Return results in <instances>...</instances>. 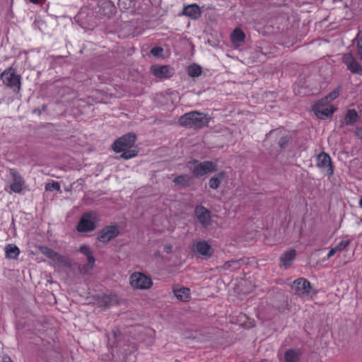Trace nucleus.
Here are the masks:
<instances>
[{"label": "nucleus", "mask_w": 362, "mask_h": 362, "mask_svg": "<svg viewBox=\"0 0 362 362\" xmlns=\"http://www.w3.org/2000/svg\"><path fill=\"white\" fill-rule=\"evenodd\" d=\"M129 283L134 289H148L153 284L150 277L140 272L132 274L129 277Z\"/></svg>", "instance_id": "1a4fd4ad"}, {"label": "nucleus", "mask_w": 362, "mask_h": 362, "mask_svg": "<svg viewBox=\"0 0 362 362\" xmlns=\"http://www.w3.org/2000/svg\"><path fill=\"white\" fill-rule=\"evenodd\" d=\"M340 90V87H337V88L333 90L329 94L323 98V99H327V101L330 103L332 100H335L339 95Z\"/></svg>", "instance_id": "7c9ffc66"}, {"label": "nucleus", "mask_w": 362, "mask_h": 362, "mask_svg": "<svg viewBox=\"0 0 362 362\" xmlns=\"http://www.w3.org/2000/svg\"><path fill=\"white\" fill-rule=\"evenodd\" d=\"M3 360H4V362H13L11 361V359L8 356L4 357Z\"/></svg>", "instance_id": "58836bf2"}, {"label": "nucleus", "mask_w": 362, "mask_h": 362, "mask_svg": "<svg viewBox=\"0 0 362 362\" xmlns=\"http://www.w3.org/2000/svg\"><path fill=\"white\" fill-rule=\"evenodd\" d=\"M296 252L294 249H291L282 254L280 258L281 267L288 269L291 267L292 262L295 259Z\"/></svg>", "instance_id": "f3484780"}, {"label": "nucleus", "mask_w": 362, "mask_h": 362, "mask_svg": "<svg viewBox=\"0 0 362 362\" xmlns=\"http://www.w3.org/2000/svg\"><path fill=\"white\" fill-rule=\"evenodd\" d=\"M163 51V48L159 47H155L151 49V53L152 55H153L155 57H158L162 54Z\"/></svg>", "instance_id": "473e14b6"}, {"label": "nucleus", "mask_w": 362, "mask_h": 362, "mask_svg": "<svg viewBox=\"0 0 362 362\" xmlns=\"http://www.w3.org/2000/svg\"><path fill=\"white\" fill-rule=\"evenodd\" d=\"M288 143V140L286 138H281L280 140H279V146L281 147H284L286 145V144Z\"/></svg>", "instance_id": "f704fd0d"}, {"label": "nucleus", "mask_w": 362, "mask_h": 362, "mask_svg": "<svg viewBox=\"0 0 362 362\" xmlns=\"http://www.w3.org/2000/svg\"><path fill=\"white\" fill-rule=\"evenodd\" d=\"M152 74L157 78H170L174 74V70L170 66L154 65L151 68Z\"/></svg>", "instance_id": "4468645a"}, {"label": "nucleus", "mask_w": 362, "mask_h": 362, "mask_svg": "<svg viewBox=\"0 0 362 362\" xmlns=\"http://www.w3.org/2000/svg\"><path fill=\"white\" fill-rule=\"evenodd\" d=\"M356 135L359 138L362 139V128L358 127L356 129Z\"/></svg>", "instance_id": "c9c22d12"}, {"label": "nucleus", "mask_w": 362, "mask_h": 362, "mask_svg": "<svg viewBox=\"0 0 362 362\" xmlns=\"http://www.w3.org/2000/svg\"><path fill=\"white\" fill-rule=\"evenodd\" d=\"M40 252L45 255L47 257L50 259L51 260L53 259L54 257H56L57 252L54 251L53 250L46 247V246H42L39 248Z\"/></svg>", "instance_id": "c85d7f7f"}, {"label": "nucleus", "mask_w": 362, "mask_h": 362, "mask_svg": "<svg viewBox=\"0 0 362 362\" xmlns=\"http://www.w3.org/2000/svg\"><path fill=\"white\" fill-rule=\"evenodd\" d=\"M317 166L321 169L325 175L330 177L334 173L330 156L324 152L317 157Z\"/></svg>", "instance_id": "9d476101"}, {"label": "nucleus", "mask_w": 362, "mask_h": 362, "mask_svg": "<svg viewBox=\"0 0 362 362\" xmlns=\"http://www.w3.org/2000/svg\"><path fill=\"white\" fill-rule=\"evenodd\" d=\"M315 115L320 119H325L332 115L335 108L327 99L322 98L313 107Z\"/></svg>", "instance_id": "6e6552de"}, {"label": "nucleus", "mask_w": 362, "mask_h": 362, "mask_svg": "<svg viewBox=\"0 0 362 362\" xmlns=\"http://www.w3.org/2000/svg\"><path fill=\"white\" fill-rule=\"evenodd\" d=\"M342 62L346 69L353 74H362V67L351 53L343 55Z\"/></svg>", "instance_id": "f8f14e48"}, {"label": "nucleus", "mask_w": 362, "mask_h": 362, "mask_svg": "<svg viewBox=\"0 0 362 362\" xmlns=\"http://www.w3.org/2000/svg\"><path fill=\"white\" fill-rule=\"evenodd\" d=\"M238 264V262H235V261H231V262H227V263L225 264L224 267H225L226 269H228L229 267H231V265H232V264Z\"/></svg>", "instance_id": "4c0bfd02"}, {"label": "nucleus", "mask_w": 362, "mask_h": 362, "mask_svg": "<svg viewBox=\"0 0 362 362\" xmlns=\"http://www.w3.org/2000/svg\"><path fill=\"white\" fill-rule=\"evenodd\" d=\"M45 190L46 191H60V185L58 182L53 181L52 183H47L45 185Z\"/></svg>", "instance_id": "2f4dec72"}, {"label": "nucleus", "mask_w": 362, "mask_h": 362, "mask_svg": "<svg viewBox=\"0 0 362 362\" xmlns=\"http://www.w3.org/2000/svg\"><path fill=\"white\" fill-rule=\"evenodd\" d=\"M210 117L202 112L192 111L182 115L178 120L180 125L190 128H202L206 126Z\"/></svg>", "instance_id": "f03ea898"}, {"label": "nucleus", "mask_w": 362, "mask_h": 362, "mask_svg": "<svg viewBox=\"0 0 362 362\" xmlns=\"http://www.w3.org/2000/svg\"><path fill=\"white\" fill-rule=\"evenodd\" d=\"M173 293L177 299L187 301L190 297V290L188 288L176 286L173 288Z\"/></svg>", "instance_id": "a211bd4d"}, {"label": "nucleus", "mask_w": 362, "mask_h": 362, "mask_svg": "<svg viewBox=\"0 0 362 362\" xmlns=\"http://www.w3.org/2000/svg\"><path fill=\"white\" fill-rule=\"evenodd\" d=\"M173 182L178 185L185 187L189 185L190 182V177L187 175H181L176 177Z\"/></svg>", "instance_id": "bb28decb"}, {"label": "nucleus", "mask_w": 362, "mask_h": 362, "mask_svg": "<svg viewBox=\"0 0 362 362\" xmlns=\"http://www.w3.org/2000/svg\"><path fill=\"white\" fill-rule=\"evenodd\" d=\"M117 332H118L117 330H114L113 331V334H114L115 337H117Z\"/></svg>", "instance_id": "a19ab883"}, {"label": "nucleus", "mask_w": 362, "mask_h": 362, "mask_svg": "<svg viewBox=\"0 0 362 362\" xmlns=\"http://www.w3.org/2000/svg\"><path fill=\"white\" fill-rule=\"evenodd\" d=\"M358 53L362 59V39H358L357 42Z\"/></svg>", "instance_id": "72a5a7b5"}, {"label": "nucleus", "mask_w": 362, "mask_h": 362, "mask_svg": "<svg viewBox=\"0 0 362 362\" xmlns=\"http://www.w3.org/2000/svg\"><path fill=\"white\" fill-rule=\"evenodd\" d=\"M195 215L199 223L204 227L211 223V213L202 206H198L195 208Z\"/></svg>", "instance_id": "2eb2a0df"}, {"label": "nucleus", "mask_w": 362, "mask_h": 362, "mask_svg": "<svg viewBox=\"0 0 362 362\" xmlns=\"http://www.w3.org/2000/svg\"><path fill=\"white\" fill-rule=\"evenodd\" d=\"M245 35L243 30L236 28L233 30L231 35V40L233 43L239 44L243 42L245 40Z\"/></svg>", "instance_id": "a878e982"}, {"label": "nucleus", "mask_w": 362, "mask_h": 362, "mask_svg": "<svg viewBox=\"0 0 362 362\" xmlns=\"http://www.w3.org/2000/svg\"><path fill=\"white\" fill-rule=\"evenodd\" d=\"M100 221V216L95 211L85 213L77 225V230L81 233L93 231L98 226Z\"/></svg>", "instance_id": "20e7f679"}, {"label": "nucleus", "mask_w": 362, "mask_h": 362, "mask_svg": "<svg viewBox=\"0 0 362 362\" xmlns=\"http://www.w3.org/2000/svg\"><path fill=\"white\" fill-rule=\"evenodd\" d=\"M10 194L12 192L20 194L25 187V180L20 173L15 168L8 169Z\"/></svg>", "instance_id": "0eeeda50"}, {"label": "nucleus", "mask_w": 362, "mask_h": 362, "mask_svg": "<svg viewBox=\"0 0 362 362\" xmlns=\"http://www.w3.org/2000/svg\"><path fill=\"white\" fill-rule=\"evenodd\" d=\"M292 289L296 295L305 300H308L316 294V292L313 291L310 282L304 278L295 280L293 282Z\"/></svg>", "instance_id": "39448f33"}, {"label": "nucleus", "mask_w": 362, "mask_h": 362, "mask_svg": "<svg viewBox=\"0 0 362 362\" xmlns=\"http://www.w3.org/2000/svg\"><path fill=\"white\" fill-rule=\"evenodd\" d=\"M183 13L193 19H197L201 15V9L197 4H192L184 8Z\"/></svg>", "instance_id": "6ab92c4d"}, {"label": "nucleus", "mask_w": 362, "mask_h": 362, "mask_svg": "<svg viewBox=\"0 0 362 362\" xmlns=\"http://www.w3.org/2000/svg\"><path fill=\"white\" fill-rule=\"evenodd\" d=\"M54 265L59 267H71V262L69 258L66 256L61 255L58 252L56 254V257H54L52 259Z\"/></svg>", "instance_id": "5701e85b"}, {"label": "nucleus", "mask_w": 362, "mask_h": 362, "mask_svg": "<svg viewBox=\"0 0 362 362\" xmlns=\"http://www.w3.org/2000/svg\"><path fill=\"white\" fill-rule=\"evenodd\" d=\"M358 204L361 208H362V198L359 200Z\"/></svg>", "instance_id": "79ce46f5"}, {"label": "nucleus", "mask_w": 362, "mask_h": 362, "mask_svg": "<svg viewBox=\"0 0 362 362\" xmlns=\"http://www.w3.org/2000/svg\"><path fill=\"white\" fill-rule=\"evenodd\" d=\"M117 298L115 295H103L98 299L100 306L109 307L117 303Z\"/></svg>", "instance_id": "4be33fe9"}, {"label": "nucleus", "mask_w": 362, "mask_h": 362, "mask_svg": "<svg viewBox=\"0 0 362 362\" xmlns=\"http://www.w3.org/2000/svg\"><path fill=\"white\" fill-rule=\"evenodd\" d=\"M0 78L4 85L13 89L14 93H19L21 90V76L15 73L12 68L4 70Z\"/></svg>", "instance_id": "423d86ee"}, {"label": "nucleus", "mask_w": 362, "mask_h": 362, "mask_svg": "<svg viewBox=\"0 0 362 362\" xmlns=\"http://www.w3.org/2000/svg\"><path fill=\"white\" fill-rule=\"evenodd\" d=\"M5 252L7 258L15 259L18 257L20 250L16 245L8 244L5 247Z\"/></svg>", "instance_id": "b1692460"}, {"label": "nucleus", "mask_w": 362, "mask_h": 362, "mask_svg": "<svg viewBox=\"0 0 362 362\" xmlns=\"http://www.w3.org/2000/svg\"><path fill=\"white\" fill-rule=\"evenodd\" d=\"M163 250L166 253H170L172 252V246L170 245H165Z\"/></svg>", "instance_id": "e433bc0d"}, {"label": "nucleus", "mask_w": 362, "mask_h": 362, "mask_svg": "<svg viewBox=\"0 0 362 362\" xmlns=\"http://www.w3.org/2000/svg\"><path fill=\"white\" fill-rule=\"evenodd\" d=\"M79 251L87 257L88 264L79 267L82 274H88L95 267V259L93 257V252L87 245H82Z\"/></svg>", "instance_id": "9b49d317"}, {"label": "nucleus", "mask_w": 362, "mask_h": 362, "mask_svg": "<svg viewBox=\"0 0 362 362\" xmlns=\"http://www.w3.org/2000/svg\"><path fill=\"white\" fill-rule=\"evenodd\" d=\"M136 140V136L134 134H125L113 143L112 148L117 153L122 152L121 155L122 158L126 160L132 158L137 155L138 151L134 149L129 150V148L134 146Z\"/></svg>", "instance_id": "f257e3e1"}, {"label": "nucleus", "mask_w": 362, "mask_h": 362, "mask_svg": "<svg viewBox=\"0 0 362 362\" xmlns=\"http://www.w3.org/2000/svg\"><path fill=\"white\" fill-rule=\"evenodd\" d=\"M188 74L192 77L199 76L202 74V68L196 64L192 65L188 68Z\"/></svg>", "instance_id": "c756f323"}, {"label": "nucleus", "mask_w": 362, "mask_h": 362, "mask_svg": "<svg viewBox=\"0 0 362 362\" xmlns=\"http://www.w3.org/2000/svg\"><path fill=\"white\" fill-rule=\"evenodd\" d=\"M30 1L33 4H38L40 2V0H30Z\"/></svg>", "instance_id": "ea45409f"}, {"label": "nucleus", "mask_w": 362, "mask_h": 362, "mask_svg": "<svg viewBox=\"0 0 362 362\" xmlns=\"http://www.w3.org/2000/svg\"><path fill=\"white\" fill-rule=\"evenodd\" d=\"M299 356V352L294 349H289L284 354L286 362H298Z\"/></svg>", "instance_id": "393cba45"}, {"label": "nucleus", "mask_w": 362, "mask_h": 362, "mask_svg": "<svg viewBox=\"0 0 362 362\" xmlns=\"http://www.w3.org/2000/svg\"><path fill=\"white\" fill-rule=\"evenodd\" d=\"M350 245V240L344 239L341 240L335 247H332L327 254V259L331 258L338 252L345 250Z\"/></svg>", "instance_id": "412c9836"}, {"label": "nucleus", "mask_w": 362, "mask_h": 362, "mask_svg": "<svg viewBox=\"0 0 362 362\" xmlns=\"http://www.w3.org/2000/svg\"><path fill=\"white\" fill-rule=\"evenodd\" d=\"M187 168L197 177L204 176L207 174L216 172L218 170V165L213 161L193 160L188 162Z\"/></svg>", "instance_id": "7ed1b4c3"}, {"label": "nucleus", "mask_w": 362, "mask_h": 362, "mask_svg": "<svg viewBox=\"0 0 362 362\" xmlns=\"http://www.w3.org/2000/svg\"><path fill=\"white\" fill-rule=\"evenodd\" d=\"M225 177L226 173L223 171L216 173L215 175H214L209 179V187L214 189H216L220 186V184L224 180Z\"/></svg>", "instance_id": "aec40b11"}, {"label": "nucleus", "mask_w": 362, "mask_h": 362, "mask_svg": "<svg viewBox=\"0 0 362 362\" xmlns=\"http://www.w3.org/2000/svg\"><path fill=\"white\" fill-rule=\"evenodd\" d=\"M358 114L354 110H349L345 117V122L347 124H351L356 122Z\"/></svg>", "instance_id": "cd10ccee"}, {"label": "nucleus", "mask_w": 362, "mask_h": 362, "mask_svg": "<svg viewBox=\"0 0 362 362\" xmlns=\"http://www.w3.org/2000/svg\"><path fill=\"white\" fill-rule=\"evenodd\" d=\"M119 229L116 226H108L103 228L98 233V239L101 243H107L117 237Z\"/></svg>", "instance_id": "ddd939ff"}, {"label": "nucleus", "mask_w": 362, "mask_h": 362, "mask_svg": "<svg viewBox=\"0 0 362 362\" xmlns=\"http://www.w3.org/2000/svg\"><path fill=\"white\" fill-rule=\"evenodd\" d=\"M194 250L199 255L209 257L213 254V249L206 241H199L194 245Z\"/></svg>", "instance_id": "dca6fc26"}]
</instances>
